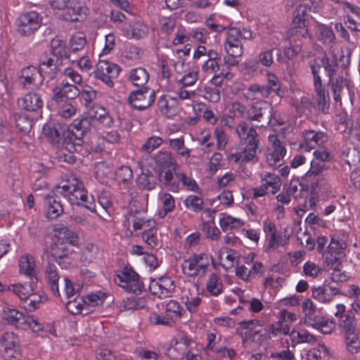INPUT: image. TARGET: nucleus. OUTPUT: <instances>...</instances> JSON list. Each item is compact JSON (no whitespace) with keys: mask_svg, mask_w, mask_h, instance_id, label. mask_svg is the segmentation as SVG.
Instances as JSON below:
<instances>
[{"mask_svg":"<svg viewBox=\"0 0 360 360\" xmlns=\"http://www.w3.org/2000/svg\"><path fill=\"white\" fill-rule=\"evenodd\" d=\"M64 230L65 236L59 238L51 245V253L56 262L63 269L69 268L72 264L70 255L73 252L72 248L77 243V236L68 228Z\"/></svg>","mask_w":360,"mask_h":360,"instance_id":"20e7f679","label":"nucleus"},{"mask_svg":"<svg viewBox=\"0 0 360 360\" xmlns=\"http://www.w3.org/2000/svg\"><path fill=\"white\" fill-rule=\"evenodd\" d=\"M42 18L34 11L22 13L18 18V32L24 36H30L41 25Z\"/></svg>","mask_w":360,"mask_h":360,"instance_id":"2eb2a0df","label":"nucleus"},{"mask_svg":"<svg viewBox=\"0 0 360 360\" xmlns=\"http://www.w3.org/2000/svg\"><path fill=\"white\" fill-rule=\"evenodd\" d=\"M146 214L144 212L129 211L125 216V226L129 229L131 226L134 231L155 226L156 221L154 219H147Z\"/></svg>","mask_w":360,"mask_h":360,"instance_id":"aec40b11","label":"nucleus"},{"mask_svg":"<svg viewBox=\"0 0 360 360\" xmlns=\"http://www.w3.org/2000/svg\"><path fill=\"white\" fill-rule=\"evenodd\" d=\"M175 177L177 179L176 183L179 186V183H181L184 188L188 191L198 193L200 189L197 182L191 176H188L185 173L178 172L175 173Z\"/></svg>","mask_w":360,"mask_h":360,"instance_id":"8fccbe9b","label":"nucleus"},{"mask_svg":"<svg viewBox=\"0 0 360 360\" xmlns=\"http://www.w3.org/2000/svg\"><path fill=\"white\" fill-rule=\"evenodd\" d=\"M88 114L91 119L98 121L105 127H110L113 123L112 117L103 107L99 105H94L89 109Z\"/></svg>","mask_w":360,"mask_h":360,"instance_id":"473e14b6","label":"nucleus"},{"mask_svg":"<svg viewBox=\"0 0 360 360\" xmlns=\"http://www.w3.org/2000/svg\"><path fill=\"white\" fill-rule=\"evenodd\" d=\"M302 141L300 148L304 151H310L318 146H323L328 140L327 133L322 131L304 130L302 134Z\"/></svg>","mask_w":360,"mask_h":360,"instance_id":"a211bd4d","label":"nucleus"},{"mask_svg":"<svg viewBox=\"0 0 360 360\" xmlns=\"http://www.w3.org/2000/svg\"><path fill=\"white\" fill-rule=\"evenodd\" d=\"M345 344L351 353H357L360 350V338L355 332L345 334Z\"/></svg>","mask_w":360,"mask_h":360,"instance_id":"69168bd1","label":"nucleus"},{"mask_svg":"<svg viewBox=\"0 0 360 360\" xmlns=\"http://www.w3.org/2000/svg\"><path fill=\"white\" fill-rule=\"evenodd\" d=\"M142 172L139 174L136 179L137 186L142 189L153 190L157 184V177L151 172L146 171L141 168Z\"/></svg>","mask_w":360,"mask_h":360,"instance_id":"37998d69","label":"nucleus"},{"mask_svg":"<svg viewBox=\"0 0 360 360\" xmlns=\"http://www.w3.org/2000/svg\"><path fill=\"white\" fill-rule=\"evenodd\" d=\"M236 132L243 142L245 147L243 150L231 154L229 156V161L239 164L257 162L259 137L255 129L248 128L245 122H241L236 126Z\"/></svg>","mask_w":360,"mask_h":360,"instance_id":"f03ea898","label":"nucleus"},{"mask_svg":"<svg viewBox=\"0 0 360 360\" xmlns=\"http://www.w3.org/2000/svg\"><path fill=\"white\" fill-rule=\"evenodd\" d=\"M61 65V63L58 60H53V58H46L44 60L40 62L38 71H40L41 75L43 76V79L45 77H48L49 79H53L57 74L58 70V66Z\"/></svg>","mask_w":360,"mask_h":360,"instance_id":"58836bf2","label":"nucleus"},{"mask_svg":"<svg viewBox=\"0 0 360 360\" xmlns=\"http://www.w3.org/2000/svg\"><path fill=\"white\" fill-rule=\"evenodd\" d=\"M115 175L117 181L125 183L132 179L133 172L129 166L121 165L116 169Z\"/></svg>","mask_w":360,"mask_h":360,"instance_id":"774afa93","label":"nucleus"},{"mask_svg":"<svg viewBox=\"0 0 360 360\" xmlns=\"http://www.w3.org/2000/svg\"><path fill=\"white\" fill-rule=\"evenodd\" d=\"M272 106L266 101L254 103L248 111V119L251 121H266V124L271 122Z\"/></svg>","mask_w":360,"mask_h":360,"instance_id":"b1692460","label":"nucleus"},{"mask_svg":"<svg viewBox=\"0 0 360 360\" xmlns=\"http://www.w3.org/2000/svg\"><path fill=\"white\" fill-rule=\"evenodd\" d=\"M47 300V297L41 292L32 291L20 304L25 310L32 312L40 307L41 304Z\"/></svg>","mask_w":360,"mask_h":360,"instance_id":"c9c22d12","label":"nucleus"},{"mask_svg":"<svg viewBox=\"0 0 360 360\" xmlns=\"http://www.w3.org/2000/svg\"><path fill=\"white\" fill-rule=\"evenodd\" d=\"M268 328L273 337L286 335L290 330L288 326L279 318L277 321L272 323Z\"/></svg>","mask_w":360,"mask_h":360,"instance_id":"338daca9","label":"nucleus"},{"mask_svg":"<svg viewBox=\"0 0 360 360\" xmlns=\"http://www.w3.org/2000/svg\"><path fill=\"white\" fill-rule=\"evenodd\" d=\"M158 106L163 115L170 117L176 115L179 106L178 98L169 95L163 94L158 99Z\"/></svg>","mask_w":360,"mask_h":360,"instance_id":"cd10ccee","label":"nucleus"},{"mask_svg":"<svg viewBox=\"0 0 360 360\" xmlns=\"http://www.w3.org/2000/svg\"><path fill=\"white\" fill-rule=\"evenodd\" d=\"M211 261L212 257L207 252H193L184 259L181 265L182 273L189 278L204 276Z\"/></svg>","mask_w":360,"mask_h":360,"instance_id":"423d86ee","label":"nucleus"},{"mask_svg":"<svg viewBox=\"0 0 360 360\" xmlns=\"http://www.w3.org/2000/svg\"><path fill=\"white\" fill-rule=\"evenodd\" d=\"M224 285L220 276L212 273L206 282L205 290L209 295L217 297L224 292Z\"/></svg>","mask_w":360,"mask_h":360,"instance_id":"e433bc0d","label":"nucleus"},{"mask_svg":"<svg viewBox=\"0 0 360 360\" xmlns=\"http://www.w3.org/2000/svg\"><path fill=\"white\" fill-rule=\"evenodd\" d=\"M192 340L185 335H178L171 341L168 356L174 359L198 360L200 355L192 351Z\"/></svg>","mask_w":360,"mask_h":360,"instance_id":"1a4fd4ad","label":"nucleus"},{"mask_svg":"<svg viewBox=\"0 0 360 360\" xmlns=\"http://www.w3.org/2000/svg\"><path fill=\"white\" fill-rule=\"evenodd\" d=\"M150 76L146 69L139 67L131 69L129 72L128 79L132 85L138 87H146Z\"/></svg>","mask_w":360,"mask_h":360,"instance_id":"4c0bfd02","label":"nucleus"},{"mask_svg":"<svg viewBox=\"0 0 360 360\" xmlns=\"http://www.w3.org/2000/svg\"><path fill=\"white\" fill-rule=\"evenodd\" d=\"M185 312L184 307L176 300H170L165 305V314L173 323L179 321Z\"/></svg>","mask_w":360,"mask_h":360,"instance_id":"ea45409f","label":"nucleus"},{"mask_svg":"<svg viewBox=\"0 0 360 360\" xmlns=\"http://www.w3.org/2000/svg\"><path fill=\"white\" fill-rule=\"evenodd\" d=\"M50 46L51 54L61 63L64 59H68L72 64L75 63V60L71 58L65 41L60 37H56L53 38L51 41Z\"/></svg>","mask_w":360,"mask_h":360,"instance_id":"bb28decb","label":"nucleus"},{"mask_svg":"<svg viewBox=\"0 0 360 360\" xmlns=\"http://www.w3.org/2000/svg\"><path fill=\"white\" fill-rule=\"evenodd\" d=\"M46 200V216L48 219H56L63 213V207L58 196L48 195Z\"/></svg>","mask_w":360,"mask_h":360,"instance_id":"7c9ffc66","label":"nucleus"},{"mask_svg":"<svg viewBox=\"0 0 360 360\" xmlns=\"http://www.w3.org/2000/svg\"><path fill=\"white\" fill-rule=\"evenodd\" d=\"M115 283L129 292L139 294L143 288L139 274L131 266H125L115 272Z\"/></svg>","mask_w":360,"mask_h":360,"instance_id":"6e6552de","label":"nucleus"},{"mask_svg":"<svg viewBox=\"0 0 360 360\" xmlns=\"http://www.w3.org/2000/svg\"><path fill=\"white\" fill-rule=\"evenodd\" d=\"M163 143V140L160 136H151L148 137L144 143L141 146V150L143 152L150 153Z\"/></svg>","mask_w":360,"mask_h":360,"instance_id":"0e129e2a","label":"nucleus"},{"mask_svg":"<svg viewBox=\"0 0 360 360\" xmlns=\"http://www.w3.org/2000/svg\"><path fill=\"white\" fill-rule=\"evenodd\" d=\"M338 294H339L338 288L326 285L315 288L312 290L313 297L321 303H328L331 302Z\"/></svg>","mask_w":360,"mask_h":360,"instance_id":"2f4dec72","label":"nucleus"},{"mask_svg":"<svg viewBox=\"0 0 360 360\" xmlns=\"http://www.w3.org/2000/svg\"><path fill=\"white\" fill-rule=\"evenodd\" d=\"M202 231L205 233L207 238L212 240H217L220 238L221 232L215 226L213 219L203 221L202 224Z\"/></svg>","mask_w":360,"mask_h":360,"instance_id":"052dcab7","label":"nucleus"},{"mask_svg":"<svg viewBox=\"0 0 360 360\" xmlns=\"http://www.w3.org/2000/svg\"><path fill=\"white\" fill-rule=\"evenodd\" d=\"M18 104L27 111H37L43 106V101L38 94L30 92L18 98Z\"/></svg>","mask_w":360,"mask_h":360,"instance_id":"c756f323","label":"nucleus"},{"mask_svg":"<svg viewBox=\"0 0 360 360\" xmlns=\"http://www.w3.org/2000/svg\"><path fill=\"white\" fill-rule=\"evenodd\" d=\"M169 143L179 155L186 158L191 156V150L185 146L183 138L170 139Z\"/></svg>","mask_w":360,"mask_h":360,"instance_id":"680f3d73","label":"nucleus"},{"mask_svg":"<svg viewBox=\"0 0 360 360\" xmlns=\"http://www.w3.org/2000/svg\"><path fill=\"white\" fill-rule=\"evenodd\" d=\"M328 84L330 86L335 102L340 105H342L341 94L342 89L347 88L350 98L354 94V85L351 81L347 70L339 72L336 76L329 79Z\"/></svg>","mask_w":360,"mask_h":360,"instance_id":"f8f14e48","label":"nucleus"},{"mask_svg":"<svg viewBox=\"0 0 360 360\" xmlns=\"http://www.w3.org/2000/svg\"><path fill=\"white\" fill-rule=\"evenodd\" d=\"M123 35L129 39H141L147 34L148 29L146 25L139 21L132 24L124 25L122 29Z\"/></svg>","mask_w":360,"mask_h":360,"instance_id":"72a5a7b5","label":"nucleus"},{"mask_svg":"<svg viewBox=\"0 0 360 360\" xmlns=\"http://www.w3.org/2000/svg\"><path fill=\"white\" fill-rule=\"evenodd\" d=\"M262 230L266 241V250L278 248L282 240V234L278 231L276 223L270 219H266L262 221Z\"/></svg>","mask_w":360,"mask_h":360,"instance_id":"4be33fe9","label":"nucleus"},{"mask_svg":"<svg viewBox=\"0 0 360 360\" xmlns=\"http://www.w3.org/2000/svg\"><path fill=\"white\" fill-rule=\"evenodd\" d=\"M1 316L4 321L17 329H30L34 333L43 330V325L34 316L25 315L17 309L4 307Z\"/></svg>","mask_w":360,"mask_h":360,"instance_id":"39448f33","label":"nucleus"},{"mask_svg":"<svg viewBox=\"0 0 360 360\" xmlns=\"http://www.w3.org/2000/svg\"><path fill=\"white\" fill-rule=\"evenodd\" d=\"M86 44V39L83 32H76L72 34L69 41V51L72 58L73 54L82 51Z\"/></svg>","mask_w":360,"mask_h":360,"instance_id":"a18cd8bd","label":"nucleus"},{"mask_svg":"<svg viewBox=\"0 0 360 360\" xmlns=\"http://www.w3.org/2000/svg\"><path fill=\"white\" fill-rule=\"evenodd\" d=\"M65 307L68 311L72 314L83 313L86 307L84 297H73L69 299L66 302Z\"/></svg>","mask_w":360,"mask_h":360,"instance_id":"5fc2aeb1","label":"nucleus"},{"mask_svg":"<svg viewBox=\"0 0 360 360\" xmlns=\"http://www.w3.org/2000/svg\"><path fill=\"white\" fill-rule=\"evenodd\" d=\"M79 95V90L75 84L63 79L53 89V99L60 105L65 100H72Z\"/></svg>","mask_w":360,"mask_h":360,"instance_id":"412c9836","label":"nucleus"},{"mask_svg":"<svg viewBox=\"0 0 360 360\" xmlns=\"http://www.w3.org/2000/svg\"><path fill=\"white\" fill-rule=\"evenodd\" d=\"M307 15V9L304 6L297 7L294 11L290 34L297 37L299 40L307 37L308 35L309 32L306 24Z\"/></svg>","mask_w":360,"mask_h":360,"instance_id":"dca6fc26","label":"nucleus"},{"mask_svg":"<svg viewBox=\"0 0 360 360\" xmlns=\"http://www.w3.org/2000/svg\"><path fill=\"white\" fill-rule=\"evenodd\" d=\"M19 270L20 274H23L32 278L35 274L34 257L29 254L21 256L19 259Z\"/></svg>","mask_w":360,"mask_h":360,"instance_id":"c03bdc74","label":"nucleus"},{"mask_svg":"<svg viewBox=\"0 0 360 360\" xmlns=\"http://www.w3.org/2000/svg\"><path fill=\"white\" fill-rule=\"evenodd\" d=\"M156 224L155 226L148 227L144 229L142 235L143 241L150 248H155L159 245V239L157 236Z\"/></svg>","mask_w":360,"mask_h":360,"instance_id":"13d9d810","label":"nucleus"},{"mask_svg":"<svg viewBox=\"0 0 360 360\" xmlns=\"http://www.w3.org/2000/svg\"><path fill=\"white\" fill-rule=\"evenodd\" d=\"M335 327V323L333 319L321 316L316 320V324L312 328L320 330L323 334H330Z\"/></svg>","mask_w":360,"mask_h":360,"instance_id":"bf43d9fd","label":"nucleus"},{"mask_svg":"<svg viewBox=\"0 0 360 360\" xmlns=\"http://www.w3.org/2000/svg\"><path fill=\"white\" fill-rule=\"evenodd\" d=\"M290 336L292 340L297 344L314 343L316 340V337L314 335L303 329L292 330Z\"/></svg>","mask_w":360,"mask_h":360,"instance_id":"4d7b16f0","label":"nucleus"},{"mask_svg":"<svg viewBox=\"0 0 360 360\" xmlns=\"http://www.w3.org/2000/svg\"><path fill=\"white\" fill-rule=\"evenodd\" d=\"M297 38L295 36H290L289 46L283 49V55L288 60L294 59L302 49V44L300 42H297L295 40Z\"/></svg>","mask_w":360,"mask_h":360,"instance_id":"3c124183","label":"nucleus"},{"mask_svg":"<svg viewBox=\"0 0 360 360\" xmlns=\"http://www.w3.org/2000/svg\"><path fill=\"white\" fill-rule=\"evenodd\" d=\"M316 36L318 40L325 45H330L335 40V34L333 30L324 25L318 27Z\"/></svg>","mask_w":360,"mask_h":360,"instance_id":"603ef678","label":"nucleus"},{"mask_svg":"<svg viewBox=\"0 0 360 360\" xmlns=\"http://www.w3.org/2000/svg\"><path fill=\"white\" fill-rule=\"evenodd\" d=\"M43 76L41 75L40 71L33 66H27L22 69L20 82L24 88L34 91L42 84Z\"/></svg>","mask_w":360,"mask_h":360,"instance_id":"5701e85b","label":"nucleus"},{"mask_svg":"<svg viewBox=\"0 0 360 360\" xmlns=\"http://www.w3.org/2000/svg\"><path fill=\"white\" fill-rule=\"evenodd\" d=\"M345 243L335 240L333 238L330 243L328 250L323 253L326 266L329 269L341 266V259L344 256Z\"/></svg>","mask_w":360,"mask_h":360,"instance_id":"f3484780","label":"nucleus"},{"mask_svg":"<svg viewBox=\"0 0 360 360\" xmlns=\"http://www.w3.org/2000/svg\"><path fill=\"white\" fill-rule=\"evenodd\" d=\"M81 288L82 285L79 283H74L69 278H64L63 293L68 300L75 297L77 294L79 293Z\"/></svg>","mask_w":360,"mask_h":360,"instance_id":"e2e57ef3","label":"nucleus"},{"mask_svg":"<svg viewBox=\"0 0 360 360\" xmlns=\"http://www.w3.org/2000/svg\"><path fill=\"white\" fill-rule=\"evenodd\" d=\"M46 278L50 286L53 294L56 297H60L58 288L59 275L57 268L55 265L48 264L46 268Z\"/></svg>","mask_w":360,"mask_h":360,"instance_id":"79ce46f5","label":"nucleus"},{"mask_svg":"<svg viewBox=\"0 0 360 360\" xmlns=\"http://www.w3.org/2000/svg\"><path fill=\"white\" fill-rule=\"evenodd\" d=\"M221 57L214 49H209V56L202 65V71L205 74L217 73L220 70Z\"/></svg>","mask_w":360,"mask_h":360,"instance_id":"f704fd0d","label":"nucleus"},{"mask_svg":"<svg viewBox=\"0 0 360 360\" xmlns=\"http://www.w3.org/2000/svg\"><path fill=\"white\" fill-rule=\"evenodd\" d=\"M0 357L4 360H17L22 357L19 338L13 332H6L0 337Z\"/></svg>","mask_w":360,"mask_h":360,"instance_id":"9d476101","label":"nucleus"},{"mask_svg":"<svg viewBox=\"0 0 360 360\" xmlns=\"http://www.w3.org/2000/svg\"><path fill=\"white\" fill-rule=\"evenodd\" d=\"M84 259L87 262H92L102 257L103 251L98 245L93 243H86L82 249Z\"/></svg>","mask_w":360,"mask_h":360,"instance_id":"49530a36","label":"nucleus"},{"mask_svg":"<svg viewBox=\"0 0 360 360\" xmlns=\"http://www.w3.org/2000/svg\"><path fill=\"white\" fill-rule=\"evenodd\" d=\"M155 99V92L153 89L150 87H141L130 93L128 102L133 108L143 110L149 108Z\"/></svg>","mask_w":360,"mask_h":360,"instance_id":"4468645a","label":"nucleus"},{"mask_svg":"<svg viewBox=\"0 0 360 360\" xmlns=\"http://www.w3.org/2000/svg\"><path fill=\"white\" fill-rule=\"evenodd\" d=\"M269 140L272 144V150L266 154V162L269 166L276 168L282 165L286 148L276 135H269Z\"/></svg>","mask_w":360,"mask_h":360,"instance_id":"6ab92c4d","label":"nucleus"},{"mask_svg":"<svg viewBox=\"0 0 360 360\" xmlns=\"http://www.w3.org/2000/svg\"><path fill=\"white\" fill-rule=\"evenodd\" d=\"M60 192L71 204L82 205L91 212H96V203L94 197L89 195L83 182L74 175L60 182Z\"/></svg>","mask_w":360,"mask_h":360,"instance_id":"7ed1b4c3","label":"nucleus"},{"mask_svg":"<svg viewBox=\"0 0 360 360\" xmlns=\"http://www.w3.org/2000/svg\"><path fill=\"white\" fill-rule=\"evenodd\" d=\"M155 170L160 176L165 172L163 179L165 184L172 192L179 191V185L175 182L174 175L169 169L175 164V160L171 153L166 151H160L154 156Z\"/></svg>","mask_w":360,"mask_h":360,"instance_id":"0eeeda50","label":"nucleus"},{"mask_svg":"<svg viewBox=\"0 0 360 360\" xmlns=\"http://www.w3.org/2000/svg\"><path fill=\"white\" fill-rule=\"evenodd\" d=\"M120 68L117 64L108 60L100 59L94 71V77L108 87L114 86L113 80L118 77Z\"/></svg>","mask_w":360,"mask_h":360,"instance_id":"ddd939ff","label":"nucleus"},{"mask_svg":"<svg viewBox=\"0 0 360 360\" xmlns=\"http://www.w3.org/2000/svg\"><path fill=\"white\" fill-rule=\"evenodd\" d=\"M66 12L63 15L65 20L72 22L82 21L86 19L88 15V8L79 3H70V5L66 8Z\"/></svg>","mask_w":360,"mask_h":360,"instance_id":"c85d7f7f","label":"nucleus"},{"mask_svg":"<svg viewBox=\"0 0 360 360\" xmlns=\"http://www.w3.org/2000/svg\"><path fill=\"white\" fill-rule=\"evenodd\" d=\"M326 75L329 79L336 76L338 68V60L334 56H326L321 60Z\"/></svg>","mask_w":360,"mask_h":360,"instance_id":"864d4df0","label":"nucleus"},{"mask_svg":"<svg viewBox=\"0 0 360 360\" xmlns=\"http://www.w3.org/2000/svg\"><path fill=\"white\" fill-rule=\"evenodd\" d=\"M90 122L88 117L75 119L71 124L72 129L64 135L60 148L63 160L73 164L76 160L75 153H81L82 150V136L89 129Z\"/></svg>","mask_w":360,"mask_h":360,"instance_id":"f257e3e1","label":"nucleus"},{"mask_svg":"<svg viewBox=\"0 0 360 360\" xmlns=\"http://www.w3.org/2000/svg\"><path fill=\"white\" fill-rule=\"evenodd\" d=\"M146 305V301L143 297L131 296L126 297L122 301V308L124 310H136L143 309Z\"/></svg>","mask_w":360,"mask_h":360,"instance_id":"6e6d98bb","label":"nucleus"},{"mask_svg":"<svg viewBox=\"0 0 360 360\" xmlns=\"http://www.w3.org/2000/svg\"><path fill=\"white\" fill-rule=\"evenodd\" d=\"M153 293L157 295L160 298L170 297L175 289V285L172 278L162 276L158 281H154L150 285Z\"/></svg>","mask_w":360,"mask_h":360,"instance_id":"a878e982","label":"nucleus"},{"mask_svg":"<svg viewBox=\"0 0 360 360\" xmlns=\"http://www.w3.org/2000/svg\"><path fill=\"white\" fill-rule=\"evenodd\" d=\"M244 221L238 218H234L230 215L224 214L219 219V226L223 231L238 229L243 226Z\"/></svg>","mask_w":360,"mask_h":360,"instance_id":"de8ad7c7","label":"nucleus"},{"mask_svg":"<svg viewBox=\"0 0 360 360\" xmlns=\"http://www.w3.org/2000/svg\"><path fill=\"white\" fill-rule=\"evenodd\" d=\"M224 49L230 56H241L243 53L240 34L236 29L230 28L226 36Z\"/></svg>","mask_w":360,"mask_h":360,"instance_id":"393cba45","label":"nucleus"},{"mask_svg":"<svg viewBox=\"0 0 360 360\" xmlns=\"http://www.w3.org/2000/svg\"><path fill=\"white\" fill-rule=\"evenodd\" d=\"M261 184L252 189L253 198L276 194L281 188V181L279 176L269 172L260 174Z\"/></svg>","mask_w":360,"mask_h":360,"instance_id":"9b49d317","label":"nucleus"},{"mask_svg":"<svg viewBox=\"0 0 360 360\" xmlns=\"http://www.w3.org/2000/svg\"><path fill=\"white\" fill-rule=\"evenodd\" d=\"M112 166L110 163L102 161L96 163L94 167L95 178L101 184L107 183L112 174Z\"/></svg>","mask_w":360,"mask_h":360,"instance_id":"a19ab883","label":"nucleus"},{"mask_svg":"<svg viewBox=\"0 0 360 360\" xmlns=\"http://www.w3.org/2000/svg\"><path fill=\"white\" fill-rule=\"evenodd\" d=\"M8 290L13 292L20 300V303L25 300L30 294L34 291L30 283H16L11 285L7 288Z\"/></svg>","mask_w":360,"mask_h":360,"instance_id":"09e8293b","label":"nucleus"}]
</instances>
